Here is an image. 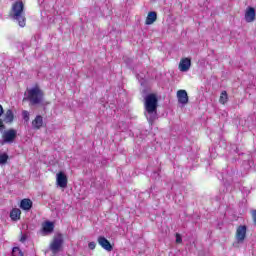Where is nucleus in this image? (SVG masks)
<instances>
[{"label": "nucleus", "mask_w": 256, "mask_h": 256, "mask_svg": "<svg viewBox=\"0 0 256 256\" xmlns=\"http://www.w3.org/2000/svg\"><path fill=\"white\" fill-rule=\"evenodd\" d=\"M157 95L155 94H148L145 97V103L144 107L146 110V119L149 121V123H153L155 119H157Z\"/></svg>", "instance_id": "obj_1"}, {"label": "nucleus", "mask_w": 256, "mask_h": 256, "mask_svg": "<svg viewBox=\"0 0 256 256\" xmlns=\"http://www.w3.org/2000/svg\"><path fill=\"white\" fill-rule=\"evenodd\" d=\"M25 5L18 1L12 5L11 16L18 22L20 27H25Z\"/></svg>", "instance_id": "obj_2"}, {"label": "nucleus", "mask_w": 256, "mask_h": 256, "mask_svg": "<svg viewBox=\"0 0 256 256\" xmlns=\"http://www.w3.org/2000/svg\"><path fill=\"white\" fill-rule=\"evenodd\" d=\"M28 100L31 105H39L43 101V91L39 87H34L28 90Z\"/></svg>", "instance_id": "obj_3"}, {"label": "nucleus", "mask_w": 256, "mask_h": 256, "mask_svg": "<svg viewBox=\"0 0 256 256\" xmlns=\"http://www.w3.org/2000/svg\"><path fill=\"white\" fill-rule=\"evenodd\" d=\"M61 247H63V235L58 234L54 237L52 243L50 244V250L53 255H57L59 251H61Z\"/></svg>", "instance_id": "obj_4"}, {"label": "nucleus", "mask_w": 256, "mask_h": 256, "mask_svg": "<svg viewBox=\"0 0 256 256\" xmlns=\"http://www.w3.org/2000/svg\"><path fill=\"white\" fill-rule=\"evenodd\" d=\"M17 137V130L10 129L2 132V142L1 145H5V143H13Z\"/></svg>", "instance_id": "obj_5"}, {"label": "nucleus", "mask_w": 256, "mask_h": 256, "mask_svg": "<svg viewBox=\"0 0 256 256\" xmlns=\"http://www.w3.org/2000/svg\"><path fill=\"white\" fill-rule=\"evenodd\" d=\"M53 231H55V223L51 221H44L42 223V229L40 233L43 237H46V235H51Z\"/></svg>", "instance_id": "obj_6"}, {"label": "nucleus", "mask_w": 256, "mask_h": 256, "mask_svg": "<svg viewBox=\"0 0 256 256\" xmlns=\"http://www.w3.org/2000/svg\"><path fill=\"white\" fill-rule=\"evenodd\" d=\"M178 69L182 73H187V71H189V69H191V58H182L180 60Z\"/></svg>", "instance_id": "obj_7"}, {"label": "nucleus", "mask_w": 256, "mask_h": 256, "mask_svg": "<svg viewBox=\"0 0 256 256\" xmlns=\"http://www.w3.org/2000/svg\"><path fill=\"white\" fill-rule=\"evenodd\" d=\"M247 236V226H239L236 230V240L238 243H243Z\"/></svg>", "instance_id": "obj_8"}, {"label": "nucleus", "mask_w": 256, "mask_h": 256, "mask_svg": "<svg viewBox=\"0 0 256 256\" xmlns=\"http://www.w3.org/2000/svg\"><path fill=\"white\" fill-rule=\"evenodd\" d=\"M177 99L180 105H187L189 103V95L186 90L177 91Z\"/></svg>", "instance_id": "obj_9"}, {"label": "nucleus", "mask_w": 256, "mask_h": 256, "mask_svg": "<svg viewBox=\"0 0 256 256\" xmlns=\"http://www.w3.org/2000/svg\"><path fill=\"white\" fill-rule=\"evenodd\" d=\"M56 183L58 187H61V189H65L67 187V175L63 172H59L56 175Z\"/></svg>", "instance_id": "obj_10"}, {"label": "nucleus", "mask_w": 256, "mask_h": 256, "mask_svg": "<svg viewBox=\"0 0 256 256\" xmlns=\"http://www.w3.org/2000/svg\"><path fill=\"white\" fill-rule=\"evenodd\" d=\"M98 244L102 249H105V251H113V246L111 245V242L107 240L104 236L98 237Z\"/></svg>", "instance_id": "obj_11"}, {"label": "nucleus", "mask_w": 256, "mask_h": 256, "mask_svg": "<svg viewBox=\"0 0 256 256\" xmlns=\"http://www.w3.org/2000/svg\"><path fill=\"white\" fill-rule=\"evenodd\" d=\"M13 119H15V114H13V110L8 109L4 113V118L2 121H4V123H13Z\"/></svg>", "instance_id": "obj_12"}, {"label": "nucleus", "mask_w": 256, "mask_h": 256, "mask_svg": "<svg viewBox=\"0 0 256 256\" xmlns=\"http://www.w3.org/2000/svg\"><path fill=\"white\" fill-rule=\"evenodd\" d=\"M20 207L23 211H29L31 210V207H33V201H31V199H23L20 202Z\"/></svg>", "instance_id": "obj_13"}, {"label": "nucleus", "mask_w": 256, "mask_h": 256, "mask_svg": "<svg viewBox=\"0 0 256 256\" xmlns=\"http://www.w3.org/2000/svg\"><path fill=\"white\" fill-rule=\"evenodd\" d=\"M245 20L247 23H252V21H255V8H249L246 11Z\"/></svg>", "instance_id": "obj_14"}, {"label": "nucleus", "mask_w": 256, "mask_h": 256, "mask_svg": "<svg viewBox=\"0 0 256 256\" xmlns=\"http://www.w3.org/2000/svg\"><path fill=\"white\" fill-rule=\"evenodd\" d=\"M32 127L33 129H41L43 127V116H36V118L32 121Z\"/></svg>", "instance_id": "obj_15"}, {"label": "nucleus", "mask_w": 256, "mask_h": 256, "mask_svg": "<svg viewBox=\"0 0 256 256\" xmlns=\"http://www.w3.org/2000/svg\"><path fill=\"white\" fill-rule=\"evenodd\" d=\"M156 21H157V12H155V11L149 12L147 15L145 24L153 25V23Z\"/></svg>", "instance_id": "obj_16"}, {"label": "nucleus", "mask_w": 256, "mask_h": 256, "mask_svg": "<svg viewBox=\"0 0 256 256\" xmlns=\"http://www.w3.org/2000/svg\"><path fill=\"white\" fill-rule=\"evenodd\" d=\"M10 217H11L12 221H17V220L21 219V210L19 208H14L10 212Z\"/></svg>", "instance_id": "obj_17"}, {"label": "nucleus", "mask_w": 256, "mask_h": 256, "mask_svg": "<svg viewBox=\"0 0 256 256\" xmlns=\"http://www.w3.org/2000/svg\"><path fill=\"white\" fill-rule=\"evenodd\" d=\"M227 101H229V96L227 95V91H222L220 94L219 103H221V105H225Z\"/></svg>", "instance_id": "obj_18"}, {"label": "nucleus", "mask_w": 256, "mask_h": 256, "mask_svg": "<svg viewBox=\"0 0 256 256\" xmlns=\"http://www.w3.org/2000/svg\"><path fill=\"white\" fill-rule=\"evenodd\" d=\"M9 159V155L7 153H0V165H5Z\"/></svg>", "instance_id": "obj_19"}, {"label": "nucleus", "mask_w": 256, "mask_h": 256, "mask_svg": "<svg viewBox=\"0 0 256 256\" xmlns=\"http://www.w3.org/2000/svg\"><path fill=\"white\" fill-rule=\"evenodd\" d=\"M12 256H23V252L21 249H19V247H14L12 249Z\"/></svg>", "instance_id": "obj_20"}, {"label": "nucleus", "mask_w": 256, "mask_h": 256, "mask_svg": "<svg viewBox=\"0 0 256 256\" xmlns=\"http://www.w3.org/2000/svg\"><path fill=\"white\" fill-rule=\"evenodd\" d=\"M22 117H23L24 121H26V123L29 122V111L23 110Z\"/></svg>", "instance_id": "obj_21"}, {"label": "nucleus", "mask_w": 256, "mask_h": 256, "mask_svg": "<svg viewBox=\"0 0 256 256\" xmlns=\"http://www.w3.org/2000/svg\"><path fill=\"white\" fill-rule=\"evenodd\" d=\"M96 246H97V244H96L95 242H90V243L88 244V247H89V249H91V250L95 249Z\"/></svg>", "instance_id": "obj_22"}, {"label": "nucleus", "mask_w": 256, "mask_h": 256, "mask_svg": "<svg viewBox=\"0 0 256 256\" xmlns=\"http://www.w3.org/2000/svg\"><path fill=\"white\" fill-rule=\"evenodd\" d=\"M183 239L180 234H176V243H182Z\"/></svg>", "instance_id": "obj_23"}, {"label": "nucleus", "mask_w": 256, "mask_h": 256, "mask_svg": "<svg viewBox=\"0 0 256 256\" xmlns=\"http://www.w3.org/2000/svg\"><path fill=\"white\" fill-rule=\"evenodd\" d=\"M26 239H27V237L22 236L21 239H20L21 243H25Z\"/></svg>", "instance_id": "obj_24"}, {"label": "nucleus", "mask_w": 256, "mask_h": 256, "mask_svg": "<svg viewBox=\"0 0 256 256\" xmlns=\"http://www.w3.org/2000/svg\"><path fill=\"white\" fill-rule=\"evenodd\" d=\"M45 0H38V3H44Z\"/></svg>", "instance_id": "obj_25"}]
</instances>
